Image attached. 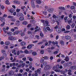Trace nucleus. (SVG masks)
I'll use <instances>...</instances> for the list:
<instances>
[{
	"label": "nucleus",
	"mask_w": 76,
	"mask_h": 76,
	"mask_svg": "<svg viewBox=\"0 0 76 76\" xmlns=\"http://www.w3.org/2000/svg\"><path fill=\"white\" fill-rule=\"evenodd\" d=\"M1 51L3 54H4V53H5V52H6V50H1Z\"/></svg>",
	"instance_id": "nucleus-47"
},
{
	"label": "nucleus",
	"mask_w": 76,
	"mask_h": 76,
	"mask_svg": "<svg viewBox=\"0 0 76 76\" xmlns=\"http://www.w3.org/2000/svg\"><path fill=\"white\" fill-rule=\"evenodd\" d=\"M3 59H4V57L3 56L0 57V61H1V60H3Z\"/></svg>",
	"instance_id": "nucleus-39"
},
{
	"label": "nucleus",
	"mask_w": 76,
	"mask_h": 76,
	"mask_svg": "<svg viewBox=\"0 0 76 76\" xmlns=\"http://www.w3.org/2000/svg\"><path fill=\"white\" fill-rule=\"evenodd\" d=\"M13 18V16L10 15L8 17V18Z\"/></svg>",
	"instance_id": "nucleus-58"
},
{
	"label": "nucleus",
	"mask_w": 76,
	"mask_h": 76,
	"mask_svg": "<svg viewBox=\"0 0 76 76\" xmlns=\"http://www.w3.org/2000/svg\"><path fill=\"white\" fill-rule=\"evenodd\" d=\"M65 38L66 39H70L71 37L69 36H66L65 37Z\"/></svg>",
	"instance_id": "nucleus-16"
},
{
	"label": "nucleus",
	"mask_w": 76,
	"mask_h": 76,
	"mask_svg": "<svg viewBox=\"0 0 76 76\" xmlns=\"http://www.w3.org/2000/svg\"><path fill=\"white\" fill-rule=\"evenodd\" d=\"M16 59L14 58V59L12 61V62H16Z\"/></svg>",
	"instance_id": "nucleus-56"
},
{
	"label": "nucleus",
	"mask_w": 76,
	"mask_h": 76,
	"mask_svg": "<svg viewBox=\"0 0 76 76\" xmlns=\"http://www.w3.org/2000/svg\"><path fill=\"white\" fill-rule=\"evenodd\" d=\"M5 44L6 45H9L10 44V43L9 41H6L5 42Z\"/></svg>",
	"instance_id": "nucleus-26"
},
{
	"label": "nucleus",
	"mask_w": 76,
	"mask_h": 76,
	"mask_svg": "<svg viewBox=\"0 0 76 76\" xmlns=\"http://www.w3.org/2000/svg\"><path fill=\"white\" fill-rule=\"evenodd\" d=\"M14 73L13 72V71H11L9 72V75L10 76H13Z\"/></svg>",
	"instance_id": "nucleus-9"
},
{
	"label": "nucleus",
	"mask_w": 76,
	"mask_h": 76,
	"mask_svg": "<svg viewBox=\"0 0 76 76\" xmlns=\"http://www.w3.org/2000/svg\"><path fill=\"white\" fill-rule=\"evenodd\" d=\"M32 54L34 56H36V55L37 54V52H34L32 53Z\"/></svg>",
	"instance_id": "nucleus-41"
},
{
	"label": "nucleus",
	"mask_w": 76,
	"mask_h": 76,
	"mask_svg": "<svg viewBox=\"0 0 76 76\" xmlns=\"http://www.w3.org/2000/svg\"><path fill=\"white\" fill-rule=\"evenodd\" d=\"M40 61L41 63H44V60L43 58H42L40 59Z\"/></svg>",
	"instance_id": "nucleus-30"
},
{
	"label": "nucleus",
	"mask_w": 76,
	"mask_h": 76,
	"mask_svg": "<svg viewBox=\"0 0 76 76\" xmlns=\"http://www.w3.org/2000/svg\"><path fill=\"white\" fill-rule=\"evenodd\" d=\"M71 8L72 10H73L75 9V6H72L71 7Z\"/></svg>",
	"instance_id": "nucleus-51"
},
{
	"label": "nucleus",
	"mask_w": 76,
	"mask_h": 76,
	"mask_svg": "<svg viewBox=\"0 0 76 76\" xmlns=\"http://www.w3.org/2000/svg\"><path fill=\"white\" fill-rule=\"evenodd\" d=\"M42 13L44 15H47V12L46 11H43Z\"/></svg>",
	"instance_id": "nucleus-37"
},
{
	"label": "nucleus",
	"mask_w": 76,
	"mask_h": 76,
	"mask_svg": "<svg viewBox=\"0 0 76 76\" xmlns=\"http://www.w3.org/2000/svg\"><path fill=\"white\" fill-rule=\"evenodd\" d=\"M21 45H22V46H24V45H26V43L24 42H21Z\"/></svg>",
	"instance_id": "nucleus-23"
},
{
	"label": "nucleus",
	"mask_w": 76,
	"mask_h": 76,
	"mask_svg": "<svg viewBox=\"0 0 76 76\" xmlns=\"http://www.w3.org/2000/svg\"><path fill=\"white\" fill-rule=\"evenodd\" d=\"M4 25H5V22H3V23L1 24L0 26H4Z\"/></svg>",
	"instance_id": "nucleus-46"
},
{
	"label": "nucleus",
	"mask_w": 76,
	"mask_h": 76,
	"mask_svg": "<svg viewBox=\"0 0 76 76\" xmlns=\"http://www.w3.org/2000/svg\"><path fill=\"white\" fill-rule=\"evenodd\" d=\"M66 30H69L70 29V26L69 25H68L66 26Z\"/></svg>",
	"instance_id": "nucleus-21"
},
{
	"label": "nucleus",
	"mask_w": 76,
	"mask_h": 76,
	"mask_svg": "<svg viewBox=\"0 0 76 76\" xmlns=\"http://www.w3.org/2000/svg\"><path fill=\"white\" fill-rule=\"evenodd\" d=\"M7 34H8L9 36H12V35L13 34V33L12 32H8Z\"/></svg>",
	"instance_id": "nucleus-27"
},
{
	"label": "nucleus",
	"mask_w": 76,
	"mask_h": 76,
	"mask_svg": "<svg viewBox=\"0 0 76 76\" xmlns=\"http://www.w3.org/2000/svg\"><path fill=\"white\" fill-rule=\"evenodd\" d=\"M11 21H12V22H15V21H16V19H15V18H12L11 19Z\"/></svg>",
	"instance_id": "nucleus-50"
},
{
	"label": "nucleus",
	"mask_w": 76,
	"mask_h": 76,
	"mask_svg": "<svg viewBox=\"0 0 76 76\" xmlns=\"http://www.w3.org/2000/svg\"><path fill=\"white\" fill-rule=\"evenodd\" d=\"M72 18H70L68 19L67 22L70 25V23L72 22Z\"/></svg>",
	"instance_id": "nucleus-10"
},
{
	"label": "nucleus",
	"mask_w": 76,
	"mask_h": 76,
	"mask_svg": "<svg viewBox=\"0 0 76 76\" xmlns=\"http://www.w3.org/2000/svg\"><path fill=\"white\" fill-rule=\"evenodd\" d=\"M72 72V70H71V69H69L68 70V72L67 73L68 75H70V76L72 75V74L71 73Z\"/></svg>",
	"instance_id": "nucleus-7"
},
{
	"label": "nucleus",
	"mask_w": 76,
	"mask_h": 76,
	"mask_svg": "<svg viewBox=\"0 0 76 76\" xmlns=\"http://www.w3.org/2000/svg\"><path fill=\"white\" fill-rule=\"evenodd\" d=\"M16 15L17 16V17H19L21 16H24L23 14L21 13H18L16 14Z\"/></svg>",
	"instance_id": "nucleus-4"
},
{
	"label": "nucleus",
	"mask_w": 76,
	"mask_h": 76,
	"mask_svg": "<svg viewBox=\"0 0 76 76\" xmlns=\"http://www.w3.org/2000/svg\"><path fill=\"white\" fill-rule=\"evenodd\" d=\"M65 62V61H63V60H62L61 63V64H63V63H64Z\"/></svg>",
	"instance_id": "nucleus-63"
},
{
	"label": "nucleus",
	"mask_w": 76,
	"mask_h": 76,
	"mask_svg": "<svg viewBox=\"0 0 76 76\" xmlns=\"http://www.w3.org/2000/svg\"><path fill=\"white\" fill-rule=\"evenodd\" d=\"M20 22L19 20H17L16 21V22L15 23V25L17 26H20Z\"/></svg>",
	"instance_id": "nucleus-3"
},
{
	"label": "nucleus",
	"mask_w": 76,
	"mask_h": 76,
	"mask_svg": "<svg viewBox=\"0 0 76 76\" xmlns=\"http://www.w3.org/2000/svg\"><path fill=\"white\" fill-rule=\"evenodd\" d=\"M3 31L5 32V33H7V31H6V28H3Z\"/></svg>",
	"instance_id": "nucleus-34"
},
{
	"label": "nucleus",
	"mask_w": 76,
	"mask_h": 76,
	"mask_svg": "<svg viewBox=\"0 0 76 76\" xmlns=\"http://www.w3.org/2000/svg\"><path fill=\"white\" fill-rule=\"evenodd\" d=\"M64 60H65L66 61H69V57L66 56L65 57V58L64 59Z\"/></svg>",
	"instance_id": "nucleus-19"
},
{
	"label": "nucleus",
	"mask_w": 76,
	"mask_h": 76,
	"mask_svg": "<svg viewBox=\"0 0 76 76\" xmlns=\"http://www.w3.org/2000/svg\"><path fill=\"white\" fill-rule=\"evenodd\" d=\"M69 69H71L72 70H75L76 69V66H70Z\"/></svg>",
	"instance_id": "nucleus-15"
},
{
	"label": "nucleus",
	"mask_w": 76,
	"mask_h": 76,
	"mask_svg": "<svg viewBox=\"0 0 76 76\" xmlns=\"http://www.w3.org/2000/svg\"><path fill=\"white\" fill-rule=\"evenodd\" d=\"M22 23L23 25H27V24H28V23L27 22H26V21H24V22H22Z\"/></svg>",
	"instance_id": "nucleus-29"
},
{
	"label": "nucleus",
	"mask_w": 76,
	"mask_h": 76,
	"mask_svg": "<svg viewBox=\"0 0 76 76\" xmlns=\"http://www.w3.org/2000/svg\"><path fill=\"white\" fill-rule=\"evenodd\" d=\"M11 31L12 32H14L15 31V30L14 28H12L11 29Z\"/></svg>",
	"instance_id": "nucleus-55"
},
{
	"label": "nucleus",
	"mask_w": 76,
	"mask_h": 76,
	"mask_svg": "<svg viewBox=\"0 0 76 76\" xmlns=\"http://www.w3.org/2000/svg\"><path fill=\"white\" fill-rule=\"evenodd\" d=\"M59 9H61V10H64L65 9H64V7H58Z\"/></svg>",
	"instance_id": "nucleus-25"
},
{
	"label": "nucleus",
	"mask_w": 76,
	"mask_h": 76,
	"mask_svg": "<svg viewBox=\"0 0 76 76\" xmlns=\"http://www.w3.org/2000/svg\"><path fill=\"white\" fill-rule=\"evenodd\" d=\"M43 58H44V59L45 60H48V59L49 58H48L47 56H45L44 57H43Z\"/></svg>",
	"instance_id": "nucleus-32"
},
{
	"label": "nucleus",
	"mask_w": 76,
	"mask_h": 76,
	"mask_svg": "<svg viewBox=\"0 0 76 76\" xmlns=\"http://www.w3.org/2000/svg\"><path fill=\"white\" fill-rule=\"evenodd\" d=\"M46 29L48 31H51V29L48 26L46 27Z\"/></svg>",
	"instance_id": "nucleus-36"
},
{
	"label": "nucleus",
	"mask_w": 76,
	"mask_h": 76,
	"mask_svg": "<svg viewBox=\"0 0 76 76\" xmlns=\"http://www.w3.org/2000/svg\"><path fill=\"white\" fill-rule=\"evenodd\" d=\"M60 28L59 26L57 25L55 27V29H56V31L58 33H60L61 32V31L60 30Z\"/></svg>",
	"instance_id": "nucleus-2"
},
{
	"label": "nucleus",
	"mask_w": 76,
	"mask_h": 76,
	"mask_svg": "<svg viewBox=\"0 0 76 76\" xmlns=\"http://www.w3.org/2000/svg\"><path fill=\"white\" fill-rule=\"evenodd\" d=\"M31 4L32 6L34 9L35 8V4H34V0H32L31 1Z\"/></svg>",
	"instance_id": "nucleus-5"
},
{
	"label": "nucleus",
	"mask_w": 76,
	"mask_h": 76,
	"mask_svg": "<svg viewBox=\"0 0 76 76\" xmlns=\"http://www.w3.org/2000/svg\"><path fill=\"white\" fill-rule=\"evenodd\" d=\"M31 22V23H35V20H30Z\"/></svg>",
	"instance_id": "nucleus-48"
},
{
	"label": "nucleus",
	"mask_w": 76,
	"mask_h": 76,
	"mask_svg": "<svg viewBox=\"0 0 76 76\" xmlns=\"http://www.w3.org/2000/svg\"><path fill=\"white\" fill-rule=\"evenodd\" d=\"M68 72V70L67 69H66L64 70L65 73H67Z\"/></svg>",
	"instance_id": "nucleus-64"
},
{
	"label": "nucleus",
	"mask_w": 76,
	"mask_h": 76,
	"mask_svg": "<svg viewBox=\"0 0 76 76\" xmlns=\"http://www.w3.org/2000/svg\"><path fill=\"white\" fill-rule=\"evenodd\" d=\"M48 15V17H47V16H46V18H50V16H51V14H49Z\"/></svg>",
	"instance_id": "nucleus-54"
},
{
	"label": "nucleus",
	"mask_w": 76,
	"mask_h": 76,
	"mask_svg": "<svg viewBox=\"0 0 76 76\" xmlns=\"http://www.w3.org/2000/svg\"><path fill=\"white\" fill-rule=\"evenodd\" d=\"M8 40H10V41H15V40H16V37L13 36H9L8 37Z\"/></svg>",
	"instance_id": "nucleus-1"
},
{
	"label": "nucleus",
	"mask_w": 76,
	"mask_h": 76,
	"mask_svg": "<svg viewBox=\"0 0 76 76\" xmlns=\"http://www.w3.org/2000/svg\"><path fill=\"white\" fill-rule=\"evenodd\" d=\"M48 11L49 12H50V13H51L54 11V9L53 8H50L48 10Z\"/></svg>",
	"instance_id": "nucleus-13"
},
{
	"label": "nucleus",
	"mask_w": 76,
	"mask_h": 76,
	"mask_svg": "<svg viewBox=\"0 0 76 76\" xmlns=\"http://www.w3.org/2000/svg\"><path fill=\"white\" fill-rule=\"evenodd\" d=\"M75 26V23H73L71 25V28H73Z\"/></svg>",
	"instance_id": "nucleus-31"
},
{
	"label": "nucleus",
	"mask_w": 76,
	"mask_h": 76,
	"mask_svg": "<svg viewBox=\"0 0 76 76\" xmlns=\"http://www.w3.org/2000/svg\"><path fill=\"white\" fill-rule=\"evenodd\" d=\"M19 31H15L13 33V35H18L19 33Z\"/></svg>",
	"instance_id": "nucleus-11"
},
{
	"label": "nucleus",
	"mask_w": 76,
	"mask_h": 76,
	"mask_svg": "<svg viewBox=\"0 0 76 76\" xmlns=\"http://www.w3.org/2000/svg\"><path fill=\"white\" fill-rule=\"evenodd\" d=\"M45 23L48 25H49V23H48V21H45Z\"/></svg>",
	"instance_id": "nucleus-57"
},
{
	"label": "nucleus",
	"mask_w": 76,
	"mask_h": 76,
	"mask_svg": "<svg viewBox=\"0 0 76 76\" xmlns=\"http://www.w3.org/2000/svg\"><path fill=\"white\" fill-rule=\"evenodd\" d=\"M34 44H29L27 46V48L28 49H31L32 48V47H34Z\"/></svg>",
	"instance_id": "nucleus-6"
},
{
	"label": "nucleus",
	"mask_w": 76,
	"mask_h": 76,
	"mask_svg": "<svg viewBox=\"0 0 76 76\" xmlns=\"http://www.w3.org/2000/svg\"><path fill=\"white\" fill-rule=\"evenodd\" d=\"M20 9L17 8L16 10V12L17 13H18V12H20Z\"/></svg>",
	"instance_id": "nucleus-43"
},
{
	"label": "nucleus",
	"mask_w": 76,
	"mask_h": 76,
	"mask_svg": "<svg viewBox=\"0 0 76 76\" xmlns=\"http://www.w3.org/2000/svg\"><path fill=\"white\" fill-rule=\"evenodd\" d=\"M10 12H11V13H13V12H14V11H13V9H10Z\"/></svg>",
	"instance_id": "nucleus-44"
},
{
	"label": "nucleus",
	"mask_w": 76,
	"mask_h": 76,
	"mask_svg": "<svg viewBox=\"0 0 76 76\" xmlns=\"http://www.w3.org/2000/svg\"><path fill=\"white\" fill-rule=\"evenodd\" d=\"M50 22L51 23H54L55 22V20H53L52 19V17H51L50 18Z\"/></svg>",
	"instance_id": "nucleus-14"
},
{
	"label": "nucleus",
	"mask_w": 76,
	"mask_h": 76,
	"mask_svg": "<svg viewBox=\"0 0 76 76\" xmlns=\"http://www.w3.org/2000/svg\"><path fill=\"white\" fill-rule=\"evenodd\" d=\"M36 3L38 4L41 3V0H36Z\"/></svg>",
	"instance_id": "nucleus-17"
},
{
	"label": "nucleus",
	"mask_w": 76,
	"mask_h": 76,
	"mask_svg": "<svg viewBox=\"0 0 76 76\" xmlns=\"http://www.w3.org/2000/svg\"><path fill=\"white\" fill-rule=\"evenodd\" d=\"M59 42L62 45H64V41L63 40H60Z\"/></svg>",
	"instance_id": "nucleus-18"
},
{
	"label": "nucleus",
	"mask_w": 76,
	"mask_h": 76,
	"mask_svg": "<svg viewBox=\"0 0 76 76\" xmlns=\"http://www.w3.org/2000/svg\"><path fill=\"white\" fill-rule=\"evenodd\" d=\"M48 69H49V66H46L45 67L44 70H48Z\"/></svg>",
	"instance_id": "nucleus-22"
},
{
	"label": "nucleus",
	"mask_w": 76,
	"mask_h": 76,
	"mask_svg": "<svg viewBox=\"0 0 76 76\" xmlns=\"http://www.w3.org/2000/svg\"><path fill=\"white\" fill-rule=\"evenodd\" d=\"M21 37H24L25 36V33H22L21 34Z\"/></svg>",
	"instance_id": "nucleus-52"
},
{
	"label": "nucleus",
	"mask_w": 76,
	"mask_h": 76,
	"mask_svg": "<svg viewBox=\"0 0 76 76\" xmlns=\"http://www.w3.org/2000/svg\"><path fill=\"white\" fill-rule=\"evenodd\" d=\"M0 20L1 22H4L5 21V19L1 17H0Z\"/></svg>",
	"instance_id": "nucleus-12"
},
{
	"label": "nucleus",
	"mask_w": 76,
	"mask_h": 76,
	"mask_svg": "<svg viewBox=\"0 0 76 76\" xmlns=\"http://www.w3.org/2000/svg\"><path fill=\"white\" fill-rule=\"evenodd\" d=\"M50 72H48L46 73V76H47L48 75H50Z\"/></svg>",
	"instance_id": "nucleus-49"
},
{
	"label": "nucleus",
	"mask_w": 76,
	"mask_h": 76,
	"mask_svg": "<svg viewBox=\"0 0 76 76\" xmlns=\"http://www.w3.org/2000/svg\"><path fill=\"white\" fill-rule=\"evenodd\" d=\"M69 32H70V31H64V33H69Z\"/></svg>",
	"instance_id": "nucleus-61"
},
{
	"label": "nucleus",
	"mask_w": 76,
	"mask_h": 76,
	"mask_svg": "<svg viewBox=\"0 0 76 76\" xmlns=\"http://www.w3.org/2000/svg\"><path fill=\"white\" fill-rule=\"evenodd\" d=\"M6 4H9V1L8 0H6Z\"/></svg>",
	"instance_id": "nucleus-53"
},
{
	"label": "nucleus",
	"mask_w": 76,
	"mask_h": 76,
	"mask_svg": "<svg viewBox=\"0 0 76 76\" xmlns=\"http://www.w3.org/2000/svg\"><path fill=\"white\" fill-rule=\"evenodd\" d=\"M59 64H57L56 66V69H59Z\"/></svg>",
	"instance_id": "nucleus-45"
},
{
	"label": "nucleus",
	"mask_w": 76,
	"mask_h": 76,
	"mask_svg": "<svg viewBox=\"0 0 76 76\" xmlns=\"http://www.w3.org/2000/svg\"><path fill=\"white\" fill-rule=\"evenodd\" d=\"M15 4H20V2L16 1H14Z\"/></svg>",
	"instance_id": "nucleus-28"
},
{
	"label": "nucleus",
	"mask_w": 76,
	"mask_h": 76,
	"mask_svg": "<svg viewBox=\"0 0 76 76\" xmlns=\"http://www.w3.org/2000/svg\"><path fill=\"white\" fill-rule=\"evenodd\" d=\"M57 53H58V51H55L54 52V54H57Z\"/></svg>",
	"instance_id": "nucleus-62"
},
{
	"label": "nucleus",
	"mask_w": 76,
	"mask_h": 76,
	"mask_svg": "<svg viewBox=\"0 0 76 76\" xmlns=\"http://www.w3.org/2000/svg\"><path fill=\"white\" fill-rule=\"evenodd\" d=\"M44 50H41V54H44Z\"/></svg>",
	"instance_id": "nucleus-60"
},
{
	"label": "nucleus",
	"mask_w": 76,
	"mask_h": 76,
	"mask_svg": "<svg viewBox=\"0 0 76 76\" xmlns=\"http://www.w3.org/2000/svg\"><path fill=\"white\" fill-rule=\"evenodd\" d=\"M10 46H11V47H10V48L11 49L13 48H14V45L12 44H11L10 45Z\"/></svg>",
	"instance_id": "nucleus-33"
},
{
	"label": "nucleus",
	"mask_w": 76,
	"mask_h": 76,
	"mask_svg": "<svg viewBox=\"0 0 76 76\" xmlns=\"http://www.w3.org/2000/svg\"><path fill=\"white\" fill-rule=\"evenodd\" d=\"M14 29L15 30H16V29H18V27H14Z\"/></svg>",
	"instance_id": "nucleus-59"
},
{
	"label": "nucleus",
	"mask_w": 76,
	"mask_h": 76,
	"mask_svg": "<svg viewBox=\"0 0 76 76\" xmlns=\"http://www.w3.org/2000/svg\"><path fill=\"white\" fill-rule=\"evenodd\" d=\"M26 7L24 6H22L21 7V9L23 10V11H25V8H26Z\"/></svg>",
	"instance_id": "nucleus-24"
},
{
	"label": "nucleus",
	"mask_w": 76,
	"mask_h": 76,
	"mask_svg": "<svg viewBox=\"0 0 76 76\" xmlns=\"http://www.w3.org/2000/svg\"><path fill=\"white\" fill-rule=\"evenodd\" d=\"M7 57V54L6 53H4L3 54V57L5 58V57Z\"/></svg>",
	"instance_id": "nucleus-35"
},
{
	"label": "nucleus",
	"mask_w": 76,
	"mask_h": 76,
	"mask_svg": "<svg viewBox=\"0 0 76 76\" xmlns=\"http://www.w3.org/2000/svg\"><path fill=\"white\" fill-rule=\"evenodd\" d=\"M42 69L41 68H39L37 70V72L39 74H40L41 73V72Z\"/></svg>",
	"instance_id": "nucleus-8"
},
{
	"label": "nucleus",
	"mask_w": 76,
	"mask_h": 76,
	"mask_svg": "<svg viewBox=\"0 0 76 76\" xmlns=\"http://www.w3.org/2000/svg\"><path fill=\"white\" fill-rule=\"evenodd\" d=\"M47 62L46 61H45L43 62V65L44 66H46L47 65Z\"/></svg>",
	"instance_id": "nucleus-40"
},
{
	"label": "nucleus",
	"mask_w": 76,
	"mask_h": 76,
	"mask_svg": "<svg viewBox=\"0 0 76 76\" xmlns=\"http://www.w3.org/2000/svg\"><path fill=\"white\" fill-rule=\"evenodd\" d=\"M54 71L56 72H60V69H55L54 70Z\"/></svg>",
	"instance_id": "nucleus-38"
},
{
	"label": "nucleus",
	"mask_w": 76,
	"mask_h": 76,
	"mask_svg": "<svg viewBox=\"0 0 76 76\" xmlns=\"http://www.w3.org/2000/svg\"><path fill=\"white\" fill-rule=\"evenodd\" d=\"M19 20L20 21H22V20H24V17H20L19 18Z\"/></svg>",
	"instance_id": "nucleus-20"
},
{
	"label": "nucleus",
	"mask_w": 76,
	"mask_h": 76,
	"mask_svg": "<svg viewBox=\"0 0 76 76\" xmlns=\"http://www.w3.org/2000/svg\"><path fill=\"white\" fill-rule=\"evenodd\" d=\"M44 26L45 27L47 26H50V25H48L45 23L44 24Z\"/></svg>",
	"instance_id": "nucleus-42"
}]
</instances>
